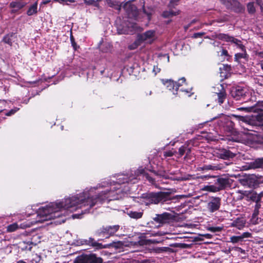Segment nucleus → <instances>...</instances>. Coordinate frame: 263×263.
Here are the masks:
<instances>
[{
    "mask_svg": "<svg viewBox=\"0 0 263 263\" xmlns=\"http://www.w3.org/2000/svg\"><path fill=\"white\" fill-rule=\"evenodd\" d=\"M117 180V184L111 185L109 190L106 189L102 191L95 199L90 197L91 193L93 190L104 187V185H99L95 188H91L89 191H85L78 196L66 198L61 201L50 203L45 206L40 208L36 220L32 221L31 224L42 223L45 221L60 218L63 214L62 212L64 211L65 213L66 210L73 212L78 209L88 206L89 208L84 210L85 212H88V210L89 209L98 203H102L106 200L110 201L119 199L121 198L119 194L122 193L120 184L128 182L130 180L127 175H120L118 176Z\"/></svg>",
    "mask_w": 263,
    "mask_h": 263,
    "instance_id": "obj_1",
    "label": "nucleus"
},
{
    "mask_svg": "<svg viewBox=\"0 0 263 263\" xmlns=\"http://www.w3.org/2000/svg\"><path fill=\"white\" fill-rule=\"evenodd\" d=\"M170 193L169 192H151L146 194H143L140 199V200L142 203L146 205L151 204H158L170 200Z\"/></svg>",
    "mask_w": 263,
    "mask_h": 263,
    "instance_id": "obj_2",
    "label": "nucleus"
},
{
    "mask_svg": "<svg viewBox=\"0 0 263 263\" xmlns=\"http://www.w3.org/2000/svg\"><path fill=\"white\" fill-rule=\"evenodd\" d=\"M106 3L109 6L114 7L119 10L123 8L129 18H136L138 16V11L137 7L130 2L125 3L123 6L121 5L116 4L115 2L111 0H106Z\"/></svg>",
    "mask_w": 263,
    "mask_h": 263,
    "instance_id": "obj_3",
    "label": "nucleus"
},
{
    "mask_svg": "<svg viewBox=\"0 0 263 263\" xmlns=\"http://www.w3.org/2000/svg\"><path fill=\"white\" fill-rule=\"evenodd\" d=\"M258 114L252 118L249 117H243L236 115H233L236 119L239 121L246 123L249 125L261 126L263 125V110H259L256 112Z\"/></svg>",
    "mask_w": 263,
    "mask_h": 263,
    "instance_id": "obj_4",
    "label": "nucleus"
},
{
    "mask_svg": "<svg viewBox=\"0 0 263 263\" xmlns=\"http://www.w3.org/2000/svg\"><path fill=\"white\" fill-rule=\"evenodd\" d=\"M242 183L249 187H256L263 183V178L261 176L258 177L254 175H251L246 177L242 180Z\"/></svg>",
    "mask_w": 263,
    "mask_h": 263,
    "instance_id": "obj_5",
    "label": "nucleus"
},
{
    "mask_svg": "<svg viewBox=\"0 0 263 263\" xmlns=\"http://www.w3.org/2000/svg\"><path fill=\"white\" fill-rule=\"evenodd\" d=\"M102 259L95 255H82L77 258L74 263H102Z\"/></svg>",
    "mask_w": 263,
    "mask_h": 263,
    "instance_id": "obj_6",
    "label": "nucleus"
},
{
    "mask_svg": "<svg viewBox=\"0 0 263 263\" xmlns=\"http://www.w3.org/2000/svg\"><path fill=\"white\" fill-rule=\"evenodd\" d=\"M138 42L141 43L151 44L156 39V35L154 31L148 30L143 33L138 35Z\"/></svg>",
    "mask_w": 263,
    "mask_h": 263,
    "instance_id": "obj_7",
    "label": "nucleus"
},
{
    "mask_svg": "<svg viewBox=\"0 0 263 263\" xmlns=\"http://www.w3.org/2000/svg\"><path fill=\"white\" fill-rule=\"evenodd\" d=\"M217 38L219 40L225 41L226 42H230L231 43H234L238 47L241 48L242 50L243 49V46L241 44V41L238 39L234 38L233 36H229L227 34L223 33H220L217 35Z\"/></svg>",
    "mask_w": 263,
    "mask_h": 263,
    "instance_id": "obj_8",
    "label": "nucleus"
},
{
    "mask_svg": "<svg viewBox=\"0 0 263 263\" xmlns=\"http://www.w3.org/2000/svg\"><path fill=\"white\" fill-rule=\"evenodd\" d=\"M179 83L174 82L171 80H167L163 83L164 85L170 90L172 89H175V91H177L179 87L181 85V83L185 82V79L184 78H182L179 79Z\"/></svg>",
    "mask_w": 263,
    "mask_h": 263,
    "instance_id": "obj_9",
    "label": "nucleus"
},
{
    "mask_svg": "<svg viewBox=\"0 0 263 263\" xmlns=\"http://www.w3.org/2000/svg\"><path fill=\"white\" fill-rule=\"evenodd\" d=\"M221 205V199L219 197L213 198L208 203L207 208L211 212L217 211Z\"/></svg>",
    "mask_w": 263,
    "mask_h": 263,
    "instance_id": "obj_10",
    "label": "nucleus"
},
{
    "mask_svg": "<svg viewBox=\"0 0 263 263\" xmlns=\"http://www.w3.org/2000/svg\"><path fill=\"white\" fill-rule=\"evenodd\" d=\"M238 110H243L246 112H258L259 110H263V104L258 102L251 106H246L238 108Z\"/></svg>",
    "mask_w": 263,
    "mask_h": 263,
    "instance_id": "obj_11",
    "label": "nucleus"
},
{
    "mask_svg": "<svg viewBox=\"0 0 263 263\" xmlns=\"http://www.w3.org/2000/svg\"><path fill=\"white\" fill-rule=\"evenodd\" d=\"M119 228L120 226L119 225L103 227L101 230V233L103 234L104 236H112L118 231Z\"/></svg>",
    "mask_w": 263,
    "mask_h": 263,
    "instance_id": "obj_12",
    "label": "nucleus"
},
{
    "mask_svg": "<svg viewBox=\"0 0 263 263\" xmlns=\"http://www.w3.org/2000/svg\"><path fill=\"white\" fill-rule=\"evenodd\" d=\"M216 183L218 185L217 187L219 189V191H220L230 186L231 180L229 178L221 177L217 179Z\"/></svg>",
    "mask_w": 263,
    "mask_h": 263,
    "instance_id": "obj_13",
    "label": "nucleus"
},
{
    "mask_svg": "<svg viewBox=\"0 0 263 263\" xmlns=\"http://www.w3.org/2000/svg\"><path fill=\"white\" fill-rule=\"evenodd\" d=\"M245 89L240 87H237L231 91L232 96L236 100L240 99L245 95Z\"/></svg>",
    "mask_w": 263,
    "mask_h": 263,
    "instance_id": "obj_14",
    "label": "nucleus"
},
{
    "mask_svg": "<svg viewBox=\"0 0 263 263\" xmlns=\"http://www.w3.org/2000/svg\"><path fill=\"white\" fill-rule=\"evenodd\" d=\"M222 168V166L220 164H208L204 165L202 167H200L199 170L201 171H217L220 170Z\"/></svg>",
    "mask_w": 263,
    "mask_h": 263,
    "instance_id": "obj_15",
    "label": "nucleus"
},
{
    "mask_svg": "<svg viewBox=\"0 0 263 263\" xmlns=\"http://www.w3.org/2000/svg\"><path fill=\"white\" fill-rule=\"evenodd\" d=\"M26 5V3L23 1H15L10 4V7L13 9L14 11H16L23 8Z\"/></svg>",
    "mask_w": 263,
    "mask_h": 263,
    "instance_id": "obj_16",
    "label": "nucleus"
},
{
    "mask_svg": "<svg viewBox=\"0 0 263 263\" xmlns=\"http://www.w3.org/2000/svg\"><path fill=\"white\" fill-rule=\"evenodd\" d=\"M245 194V197L247 201H253L254 202L259 201V198L258 196H257L256 193L247 191Z\"/></svg>",
    "mask_w": 263,
    "mask_h": 263,
    "instance_id": "obj_17",
    "label": "nucleus"
},
{
    "mask_svg": "<svg viewBox=\"0 0 263 263\" xmlns=\"http://www.w3.org/2000/svg\"><path fill=\"white\" fill-rule=\"evenodd\" d=\"M219 155L220 158L223 159L232 158L235 156V154L231 152L230 151L226 149H223L220 151Z\"/></svg>",
    "mask_w": 263,
    "mask_h": 263,
    "instance_id": "obj_18",
    "label": "nucleus"
},
{
    "mask_svg": "<svg viewBox=\"0 0 263 263\" xmlns=\"http://www.w3.org/2000/svg\"><path fill=\"white\" fill-rule=\"evenodd\" d=\"M168 214L167 213H164L161 215H157L156 217L154 219V220L160 223H163L168 219Z\"/></svg>",
    "mask_w": 263,
    "mask_h": 263,
    "instance_id": "obj_19",
    "label": "nucleus"
},
{
    "mask_svg": "<svg viewBox=\"0 0 263 263\" xmlns=\"http://www.w3.org/2000/svg\"><path fill=\"white\" fill-rule=\"evenodd\" d=\"M37 12V3L35 2L31 5L27 11V14L29 16L32 15Z\"/></svg>",
    "mask_w": 263,
    "mask_h": 263,
    "instance_id": "obj_20",
    "label": "nucleus"
},
{
    "mask_svg": "<svg viewBox=\"0 0 263 263\" xmlns=\"http://www.w3.org/2000/svg\"><path fill=\"white\" fill-rule=\"evenodd\" d=\"M127 215L132 218L139 219L142 217L143 213L141 212L129 211L127 212Z\"/></svg>",
    "mask_w": 263,
    "mask_h": 263,
    "instance_id": "obj_21",
    "label": "nucleus"
},
{
    "mask_svg": "<svg viewBox=\"0 0 263 263\" xmlns=\"http://www.w3.org/2000/svg\"><path fill=\"white\" fill-rule=\"evenodd\" d=\"M202 190L213 193L219 192V189L217 187V186L214 185H205L202 187Z\"/></svg>",
    "mask_w": 263,
    "mask_h": 263,
    "instance_id": "obj_22",
    "label": "nucleus"
},
{
    "mask_svg": "<svg viewBox=\"0 0 263 263\" xmlns=\"http://www.w3.org/2000/svg\"><path fill=\"white\" fill-rule=\"evenodd\" d=\"M243 51V53H236L235 55V61L236 62H239V60L243 58V59H246L247 57V54L245 50V47L243 46V49L242 50L241 48H240Z\"/></svg>",
    "mask_w": 263,
    "mask_h": 263,
    "instance_id": "obj_23",
    "label": "nucleus"
},
{
    "mask_svg": "<svg viewBox=\"0 0 263 263\" xmlns=\"http://www.w3.org/2000/svg\"><path fill=\"white\" fill-rule=\"evenodd\" d=\"M252 166L254 168L263 167V158H258L252 162Z\"/></svg>",
    "mask_w": 263,
    "mask_h": 263,
    "instance_id": "obj_24",
    "label": "nucleus"
},
{
    "mask_svg": "<svg viewBox=\"0 0 263 263\" xmlns=\"http://www.w3.org/2000/svg\"><path fill=\"white\" fill-rule=\"evenodd\" d=\"M156 174L157 177H162L165 179H171L173 180H184V179L182 178H173L172 177H170L169 176L166 175L164 173H156Z\"/></svg>",
    "mask_w": 263,
    "mask_h": 263,
    "instance_id": "obj_25",
    "label": "nucleus"
},
{
    "mask_svg": "<svg viewBox=\"0 0 263 263\" xmlns=\"http://www.w3.org/2000/svg\"><path fill=\"white\" fill-rule=\"evenodd\" d=\"M179 11H178L177 12H174L172 10L166 11L163 13V16L164 17H169L172 16L178 15V14H179Z\"/></svg>",
    "mask_w": 263,
    "mask_h": 263,
    "instance_id": "obj_26",
    "label": "nucleus"
},
{
    "mask_svg": "<svg viewBox=\"0 0 263 263\" xmlns=\"http://www.w3.org/2000/svg\"><path fill=\"white\" fill-rule=\"evenodd\" d=\"M247 191L238 190L236 192V198L237 200H242L245 197V194Z\"/></svg>",
    "mask_w": 263,
    "mask_h": 263,
    "instance_id": "obj_27",
    "label": "nucleus"
},
{
    "mask_svg": "<svg viewBox=\"0 0 263 263\" xmlns=\"http://www.w3.org/2000/svg\"><path fill=\"white\" fill-rule=\"evenodd\" d=\"M217 96L218 97V103L220 104H222L224 100L226 99V93L224 91H222L217 93Z\"/></svg>",
    "mask_w": 263,
    "mask_h": 263,
    "instance_id": "obj_28",
    "label": "nucleus"
},
{
    "mask_svg": "<svg viewBox=\"0 0 263 263\" xmlns=\"http://www.w3.org/2000/svg\"><path fill=\"white\" fill-rule=\"evenodd\" d=\"M18 228V226L17 223H14L10 224L7 227V230L9 232H12L16 231Z\"/></svg>",
    "mask_w": 263,
    "mask_h": 263,
    "instance_id": "obj_29",
    "label": "nucleus"
},
{
    "mask_svg": "<svg viewBox=\"0 0 263 263\" xmlns=\"http://www.w3.org/2000/svg\"><path fill=\"white\" fill-rule=\"evenodd\" d=\"M14 35L12 34L6 35L3 39L4 42L9 45H11L12 38Z\"/></svg>",
    "mask_w": 263,
    "mask_h": 263,
    "instance_id": "obj_30",
    "label": "nucleus"
},
{
    "mask_svg": "<svg viewBox=\"0 0 263 263\" xmlns=\"http://www.w3.org/2000/svg\"><path fill=\"white\" fill-rule=\"evenodd\" d=\"M241 237L240 236H233L230 237V242L235 243L238 242L239 241H241Z\"/></svg>",
    "mask_w": 263,
    "mask_h": 263,
    "instance_id": "obj_31",
    "label": "nucleus"
},
{
    "mask_svg": "<svg viewBox=\"0 0 263 263\" xmlns=\"http://www.w3.org/2000/svg\"><path fill=\"white\" fill-rule=\"evenodd\" d=\"M96 0H84V3L88 5H92L95 7H98L99 4Z\"/></svg>",
    "mask_w": 263,
    "mask_h": 263,
    "instance_id": "obj_32",
    "label": "nucleus"
},
{
    "mask_svg": "<svg viewBox=\"0 0 263 263\" xmlns=\"http://www.w3.org/2000/svg\"><path fill=\"white\" fill-rule=\"evenodd\" d=\"M141 44V42H138V38L137 37V40L133 44H131L129 48L130 49H135L138 47Z\"/></svg>",
    "mask_w": 263,
    "mask_h": 263,
    "instance_id": "obj_33",
    "label": "nucleus"
},
{
    "mask_svg": "<svg viewBox=\"0 0 263 263\" xmlns=\"http://www.w3.org/2000/svg\"><path fill=\"white\" fill-rule=\"evenodd\" d=\"M248 10L249 13H253L255 12V9L253 3H249L247 6Z\"/></svg>",
    "mask_w": 263,
    "mask_h": 263,
    "instance_id": "obj_34",
    "label": "nucleus"
},
{
    "mask_svg": "<svg viewBox=\"0 0 263 263\" xmlns=\"http://www.w3.org/2000/svg\"><path fill=\"white\" fill-rule=\"evenodd\" d=\"M89 243H90L91 246H93V247H100L102 245L100 244V243H99L97 242H96L93 239L91 238H90L89 239Z\"/></svg>",
    "mask_w": 263,
    "mask_h": 263,
    "instance_id": "obj_35",
    "label": "nucleus"
},
{
    "mask_svg": "<svg viewBox=\"0 0 263 263\" xmlns=\"http://www.w3.org/2000/svg\"><path fill=\"white\" fill-rule=\"evenodd\" d=\"M55 2H58L61 4H66L68 5V2L73 3L74 2V0H53Z\"/></svg>",
    "mask_w": 263,
    "mask_h": 263,
    "instance_id": "obj_36",
    "label": "nucleus"
},
{
    "mask_svg": "<svg viewBox=\"0 0 263 263\" xmlns=\"http://www.w3.org/2000/svg\"><path fill=\"white\" fill-rule=\"evenodd\" d=\"M41 260V257L37 255H34V257L32 258L31 262L32 263H37Z\"/></svg>",
    "mask_w": 263,
    "mask_h": 263,
    "instance_id": "obj_37",
    "label": "nucleus"
},
{
    "mask_svg": "<svg viewBox=\"0 0 263 263\" xmlns=\"http://www.w3.org/2000/svg\"><path fill=\"white\" fill-rule=\"evenodd\" d=\"M186 147L184 146H182L179 149V153L180 156H182L184 155L185 152Z\"/></svg>",
    "mask_w": 263,
    "mask_h": 263,
    "instance_id": "obj_38",
    "label": "nucleus"
},
{
    "mask_svg": "<svg viewBox=\"0 0 263 263\" xmlns=\"http://www.w3.org/2000/svg\"><path fill=\"white\" fill-rule=\"evenodd\" d=\"M209 230L213 232H220L221 230V228L220 227H210Z\"/></svg>",
    "mask_w": 263,
    "mask_h": 263,
    "instance_id": "obj_39",
    "label": "nucleus"
},
{
    "mask_svg": "<svg viewBox=\"0 0 263 263\" xmlns=\"http://www.w3.org/2000/svg\"><path fill=\"white\" fill-rule=\"evenodd\" d=\"M250 236H251V234L249 232L243 233L241 235H240L242 240H243V238H249V237H250Z\"/></svg>",
    "mask_w": 263,
    "mask_h": 263,
    "instance_id": "obj_40",
    "label": "nucleus"
},
{
    "mask_svg": "<svg viewBox=\"0 0 263 263\" xmlns=\"http://www.w3.org/2000/svg\"><path fill=\"white\" fill-rule=\"evenodd\" d=\"M179 0H171L170 3V7H174L176 5Z\"/></svg>",
    "mask_w": 263,
    "mask_h": 263,
    "instance_id": "obj_41",
    "label": "nucleus"
},
{
    "mask_svg": "<svg viewBox=\"0 0 263 263\" xmlns=\"http://www.w3.org/2000/svg\"><path fill=\"white\" fill-rule=\"evenodd\" d=\"M160 71V69L157 66H154L153 67V71L154 74L156 75L157 73L159 72Z\"/></svg>",
    "mask_w": 263,
    "mask_h": 263,
    "instance_id": "obj_42",
    "label": "nucleus"
},
{
    "mask_svg": "<svg viewBox=\"0 0 263 263\" xmlns=\"http://www.w3.org/2000/svg\"><path fill=\"white\" fill-rule=\"evenodd\" d=\"M234 250L236 251L239 252L242 254H245V251L239 247H235V248H234Z\"/></svg>",
    "mask_w": 263,
    "mask_h": 263,
    "instance_id": "obj_43",
    "label": "nucleus"
},
{
    "mask_svg": "<svg viewBox=\"0 0 263 263\" xmlns=\"http://www.w3.org/2000/svg\"><path fill=\"white\" fill-rule=\"evenodd\" d=\"M146 178L149 181V182H151L152 184L154 183L155 181V179H154L152 177H151L149 176H147Z\"/></svg>",
    "mask_w": 263,
    "mask_h": 263,
    "instance_id": "obj_44",
    "label": "nucleus"
},
{
    "mask_svg": "<svg viewBox=\"0 0 263 263\" xmlns=\"http://www.w3.org/2000/svg\"><path fill=\"white\" fill-rule=\"evenodd\" d=\"M258 214H259V210L254 209V212H253V215H252L253 217H254V218L256 217L258 215Z\"/></svg>",
    "mask_w": 263,
    "mask_h": 263,
    "instance_id": "obj_45",
    "label": "nucleus"
},
{
    "mask_svg": "<svg viewBox=\"0 0 263 263\" xmlns=\"http://www.w3.org/2000/svg\"><path fill=\"white\" fill-rule=\"evenodd\" d=\"M255 202H256V204L255 205L254 209L259 210V209L260 208V206H261L260 201Z\"/></svg>",
    "mask_w": 263,
    "mask_h": 263,
    "instance_id": "obj_46",
    "label": "nucleus"
},
{
    "mask_svg": "<svg viewBox=\"0 0 263 263\" xmlns=\"http://www.w3.org/2000/svg\"><path fill=\"white\" fill-rule=\"evenodd\" d=\"M211 177V176H209V175H204V176H201L199 177V178L200 179H202L203 180H206V179H209V178H210Z\"/></svg>",
    "mask_w": 263,
    "mask_h": 263,
    "instance_id": "obj_47",
    "label": "nucleus"
},
{
    "mask_svg": "<svg viewBox=\"0 0 263 263\" xmlns=\"http://www.w3.org/2000/svg\"><path fill=\"white\" fill-rule=\"evenodd\" d=\"M65 221V218H62L61 219L58 220L57 221H55V223H57L58 224H61L62 223L64 222Z\"/></svg>",
    "mask_w": 263,
    "mask_h": 263,
    "instance_id": "obj_48",
    "label": "nucleus"
},
{
    "mask_svg": "<svg viewBox=\"0 0 263 263\" xmlns=\"http://www.w3.org/2000/svg\"><path fill=\"white\" fill-rule=\"evenodd\" d=\"M147 241V243H158V241L156 240H152V239H149V240H146Z\"/></svg>",
    "mask_w": 263,
    "mask_h": 263,
    "instance_id": "obj_49",
    "label": "nucleus"
},
{
    "mask_svg": "<svg viewBox=\"0 0 263 263\" xmlns=\"http://www.w3.org/2000/svg\"><path fill=\"white\" fill-rule=\"evenodd\" d=\"M203 34V33H196L194 34V37L195 38H197L198 37L201 36Z\"/></svg>",
    "mask_w": 263,
    "mask_h": 263,
    "instance_id": "obj_50",
    "label": "nucleus"
},
{
    "mask_svg": "<svg viewBox=\"0 0 263 263\" xmlns=\"http://www.w3.org/2000/svg\"><path fill=\"white\" fill-rule=\"evenodd\" d=\"M173 155V153L172 152H167L165 153L164 156L166 157H171Z\"/></svg>",
    "mask_w": 263,
    "mask_h": 263,
    "instance_id": "obj_51",
    "label": "nucleus"
},
{
    "mask_svg": "<svg viewBox=\"0 0 263 263\" xmlns=\"http://www.w3.org/2000/svg\"><path fill=\"white\" fill-rule=\"evenodd\" d=\"M221 55L227 56L228 55V52L226 49H222L221 51Z\"/></svg>",
    "mask_w": 263,
    "mask_h": 263,
    "instance_id": "obj_52",
    "label": "nucleus"
},
{
    "mask_svg": "<svg viewBox=\"0 0 263 263\" xmlns=\"http://www.w3.org/2000/svg\"><path fill=\"white\" fill-rule=\"evenodd\" d=\"M257 196H258L259 198V201H260L261 198L263 197V192H261L258 194H257Z\"/></svg>",
    "mask_w": 263,
    "mask_h": 263,
    "instance_id": "obj_53",
    "label": "nucleus"
},
{
    "mask_svg": "<svg viewBox=\"0 0 263 263\" xmlns=\"http://www.w3.org/2000/svg\"><path fill=\"white\" fill-rule=\"evenodd\" d=\"M163 250H164L162 248H158L155 249V251L157 253L161 252L163 251Z\"/></svg>",
    "mask_w": 263,
    "mask_h": 263,
    "instance_id": "obj_54",
    "label": "nucleus"
},
{
    "mask_svg": "<svg viewBox=\"0 0 263 263\" xmlns=\"http://www.w3.org/2000/svg\"><path fill=\"white\" fill-rule=\"evenodd\" d=\"M72 218H81L80 215L79 214H74L72 215Z\"/></svg>",
    "mask_w": 263,
    "mask_h": 263,
    "instance_id": "obj_55",
    "label": "nucleus"
},
{
    "mask_svg": "<svg viewBox=\"0 0 263 263\" xmlns=\"http://www.w3.org/2000/svg\"><path fill=\"white\" fill-rule=\"evenodd\" d=\"M15 111H16V110L13 111V110H11V111H10L9 112H8L7 114V116H10V115L13 114Z\"/></svg>",
    "mask_w": 263,
    "mask_h": 263,
    "instance_id": "obj_56",
    "label": "nucleus"
},
{
    "mask_svg": "<svg viewBox=\"0 0 263 263\" xmlns=\"http://www.w3.org/2000/svg\"><path fill=\"white\" fill-rule=\"evenodd\" d=\"M16 263H26V262L23 260H19Z\"/></svg>",
    "mask_w": 263,
    "mask_h": 263,
    "instance_id": "obj_57",
    "label": "nucleus"
},
{
    "mask_svg": "<svg viewBox=\"0 0 263 263\" xmlns=\"http://www.w3.org/2000/svg\"><path fill=\"white\" fill-rule=\"evenodd\" d=\"M132 31H133L132 30H125V31H124V33H128V32H129V31H130V32H132Z\"/></svg>",
    "mask_w": 263,
    "mask_h": 263,
    "instance_id": "obj_58",
    "label": "nucleus"
},
{
    "mask_svg": "<svg viewBox=\"0 0 263 263\" xmlns=\"http://www.w3.org/2000/svg\"><path fill=\"white\" fill-rule=\"evenodd\" d=\"M224 119H226V120L228 121V118L226 117L225 116H223Z\"/></svg>",
    "mask_w": 263,
    "mask_h": 263,
    "instance_id": "obj_59",
    "label": "nucleus"
},
{
    "mask_svg": "<svg viewBox=\"0 0 263 263\" xmlns=\"http://www.w3.org/2000/svg\"><path fill=\"white\" fill-rule=\"evenodd\" d=\"M261 68L263 70V63L261 64Z\"/></svg>",
    "mask_w": 263,
    "mask_h": 263,
    "instance_id": "obj_60",
    "label": "nucleus"
},
{
    "mask_svg": "<svg viewBox=\"0 0 263 263\" xmlns=\"http://www.w3.org/2000/svg\"><path fill=\"white\" fill-rule=\"evenodd\" d=\"M72 46H73V47H74V43H72Z\"/></svg>",
    "mask_w": 263,
    "mask_h": 263,
    "instance_id": "obj_61",
    "label": "nucleus"
},
{
    "mask_svg": "<svg viewBox=\"0 0 263 263\" xmlns=\"http://www.w3.org/2000/svg\"><path fill=\"white\" fill-rule=\"evenodd\" d=\"M143 11L145 12V9L144 8H143Z\"/></svg>",
    "mask_w": 263,
    "mask_h": 263,
    "instance_id": "obj_62",
    "label": "nucleus"
},
{
    "mask_svg": "<svg viewBox=\"0 0 263 263\" xmlns=\"http://www.w3.org/2000/svg\"><path fill=\"white\" fill-rule=\"evenodd\" d=\"M173 94H174V95H175V94H176V93H175V92H174V91H173Z\"/></svg>",
    "mask_w": 263,
    "mask_h": 263,
    "instance_id": "obj_63",
    "label": "nucleus"
},
{
    "mask_svg": "<svg viewBox=\"0 0 263 263\" xmlns=\"http://www.w3.org/2000/svg\"><path fill=\"white\" fill-rule=\"evenodd\" d=\"M56 263H58V262H57Z\"/></svg>",
    "mask_w": 263,
    "mask_h": 263,
    "instance_id": "obj_64",
    "label": "nucleus"
}]
</instances>
